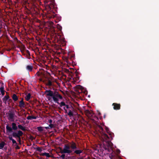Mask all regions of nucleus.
<instances>
[{
  "instance_id": "f257e3e1",
  "label": "nucleus",
  "mask_w": 159,
  "mask_h": 159,
  "mask_svg": "<svg viewBox=\"0 0 159 159\" xmlns=\"http://www.w3.org/2000/svg\"><path fill=\"white\" fill-rule=\"evenodd\" d=\"M102 138L103 141H105L103 143L104 148L106 149H107L108 151L110 152L111 151H113V144L110 141L108 140V139L109 138L108 136L106 134H104L102 135Z\"/></svg>"
},
{
  "instance_id": "f03ea898",
  "label": "nucleus",
  "mask_w": 159,
  "mask_h": 159,
  "mask_svg": "<svg viewBox=\"0 0 159 159\" xmlns=\"http://www.w3.org/2000/svg\"><path fill=\"white\" fill-rule=\"evenodd\" d=\"M76 148L75 143H72L70 144H66L65 145L63 149L61 151V153H70Z\"/></svg>"
},
{
  "instance_id": "7ed1b4c3",
  "label": "nucleus",
  "mask_w": 159,
  "mask_h": 159,
  "mask_svg": "<svg viewBox=\"0 0 159 159\" xmlns=\"http://www.w3.org/2000/svg\"><path fill=\"white\" fill-rule=\"evenodd\" d=\"M62 97L57 93H55L52 97L53 101L56 102H58L59 100L62 99Z\"/></svg>"
},
{
  "instance_id": "20e7f679",
  "label": "nucleus",
  "mask_w": 159,
  "mask_h": 159,
  "mask_svg": "<svg viewBox=\"0 0 159 159\" xmlns=\"http://www.w3.org/2000/svg\"><path fill=\"white\" fill-rule=\"evenodd\" d=\"M46 94L48 97L49 100H50L51 99V97H53L54 95V93L51 90H47L46 91Z\"/></svg>"
},
{
  "instance_id": "39448f33",
  "label": "nucleus",
  "mask_w": 159,
  "mask_h": 159,
  "mask_svg": "<svg viewBox=\"0 0 159 159\" xmlns=\"http://www.w3.org/2000/svg\"><path fill=\"white\" fill-rule=\"evenodd\" d=\"M113 105L114 106V109L115 110H119L120 109V104L113 103Z\"/></svg>"
},
{
  "instance_id": "423d86ee",
  "label": "nucleus",
  "mask_w": 159,
  "mask_h": 159,
  "mask_svg": "<svg viewBox=\"0 0 159 159\" xmlns=\"http://www.w3.org/2000/svg\"><path fill=\"white\" fill-rule=\"evenodd\" d=\"M19 106L21 107H24L25 106V104L23 100H22L19 102Z\"/></svg>"
},
{
  "instance_id": "0eeeda50",
  "label": "nucleus",
  "mask_w": 159,
  "mask_h": 159,
  "mask_svg": "<svg viewBox=\"0 0 159 159\" xmlns=\"http://www.w3.org/2000/svg\"><path fill=\"white\" fill-rule=\"evenodd\" d=\"M6 129H7V131L9 132H10L12 130V128H11V127L9 126L8 125H7L6 126Z\"/></svg>"
},
{
  "instance_id": "6e6552de",
  "label": "nucleus",
  "mask_w": 159,
  "mask_h": 159,
  "mask_svg": "<svg viewBox=\"0 0 159 159\" xmlns=\"http://www.w3.org/2000/svg\"><path fill=\"white\" fill-rule=\"evenodd\" d=\"M12 99L14 101H16L18 100V97L16 94H14L12 96Z\"/></svg>"
},
{
  "instance_id": "1a4fd4ad",
  "label": "nucleus",
  "mask_w": 159,
  "mask_h": 159,
  "mask_svg": "<svg viewBox=\"0 0 159 159\" xmlns=\"http://www.w3.org/2000/svg\"><path fill=\"white\" fill-rule=\"evenodd\" d=\"M12 128L13 129L16 130L17 129V127L16 126V124L15 123H12Z\"/></svg>"
},
{
  "instance_id": "9d476101",
  "label": "nucleus",
  "mask_w": 159,
  "mask_h": 159,
  "mask_svg": "<svg viewBox=\"0 0 159 159\" xmlns=\"http://www.w3.org/2000/svg\"><path fill=\"white\" fill-rule=\"evenodd\" d=\"M27 119L28 120H31L32 119H36V117L32 116H29L27 117Z\"/></svg>"
},
{
  "instance_id": "9b49d317",
  "label": "nucleus",
  "mask_w": 159,
  "mask_h": 159,
  "mask_svg": "<svg viewBox=\"0 0 159 159\" xmlns=\"http://www.w3.org/2000/svg\"><path fill=\"white\" fill-rule=\"evenodd\" d=\"M30 93H29L26 96L25 98L26 100L27 101H28L30 99Z\"/></svg>"
},
{
  "instance_id": "f8f14e48",
  "label": "nucleus",
  "mask_w": 159,
  "mask_h": 159,
  "mask_svg": "<svg viewBox=\"0 0 159 159\" xmlns=\"http://www.w3.org/2000/svg\"><path fill=\"white\" fill-rule=\"evenodd\" d=\"M60 106L61 107H62L63 106H65L66 108H68V106L67 105H66L65 103L64 102H61V103Z\"/></svg>"
},
{
  "instance_id": "ddd939ff",
  "label": "nucleus",
  "mask_w": 159,
  "mask_h": 159,
  "mask_svg": "<svg viewBox=\"0 0 159 159\" xmlns=\"http://www.w3.org/2000/svg\"><path fill=\"white\" fill-rule=\"evenodd\" d=\"M14 116V115L12 114H10L9 115V118H10V119L11 121H13L14 120L13 118Z\"/></svg>"
},
{
  "instance_id": "4468645a",
  "label": "nucleus",
  "mask_w": 159,
  "mask_h": 159,
  "mask_svg": "<svg viewBox=\"0 0 159 159\" xmlns=\"http://www.w3.org/2000/svg\"><path fill=\"white\" fill-rule=\"evenodd\" d=\"M5 143L4 142H2L0 143V149H2L4 147Z\"/></svg>"
},
{
  "instance_id": "2eb2a0df",
  "label": "nucleus",
  "mask_w": 159,
  "mask_h": 159,
  "mask_svg": "<svg viewBox=\"0 0 159 159\" xmlns=\"http://www.w3.org/2000/svg\"><path fill=\"white\" fill-rule=\"evenodd\" d=\"M18 128L21 129L22 130H25V128L24 127H23L22 126L20 125H18Z\"/></svg>"
},
{
  "instance_id": "dca6fc26",
  "label": "nucleus",
  "mask_w": 159,
  "mask_h": 159,
  "mask_svg": "<svg viewBox=\"0 0 159 159\" xmlns=\"http://www.w3.org/2000/svg\"><path fill=\"white\" fill-rule=\"evenodd\" d=\"M27 69L29 71H31L32 69V67L31 66H28L26 67Z\"/></svg>"
},
{
  "instance_id": "f3484780",
  "label": "nucleus",
  "mask_w": 159,
  "mask_h": 159,
  "mask_svg": "<svg viewBox=\"0 0 159 159\" xmlns=\"http://www.w3.org/2000/svg\"><path fill=\"white\" fill-rule=\"evenodd\" d=\"M17 134L18 135V136L20 138V136H21L23 134L22 132L21 131H19L17 133Z\"/></svg>"
},
{
  "instance_id": "a211bd4d",
  "label": "nucleus",
  "mask_w": 159,
  "mask_h": 159,
  "mask_svg": "<svg viewBox=\"0 0 159 159\" xmlns=\"http://www.w3.org/2000/svg\"><path fill=\"white\" fill-rule=\"evenodd\" d=\"M43 155L45 156L48 157H50V156L49 155L48 153H44L43 154Z\"/></svg>"
},
{
  "instance_id": "6ab92c4d",
  "label": "nucleus",
  "mask_w": 159,
  "mask_h": 159,
  "mask_svg": "<svg viewBox=\"0 0 159 159\" xmlns=\"http://www.w3.org/2000/svg\"><path fill=\"white\" fill-rule=\"evenodd\" d=\"M9 97L7 95L5 96L3 98V100L6 102V101H7L9 98Z\"/></svg>"
},
{
  "instance_id": "aec40b11",
  "label": "nucleus",
  "mask_w": 159,
  "mask_h": 159,
  "mask_svg": "<svg viewBox=\"0 0 159 159\" xmlns=\"http://www.w3.org/2000/svg\"><path fill=\"white\" fill-rule=\"evenodd\" d=\"M37 128L38 130L39 131H42L43 130V127H38Z\"/></svg>"
},
{
  "instance_id": "412c9836",
  "label": "nucleus",
  "mask_w": 159,
  "mask_h": 159,
  "mask_svg": "<svg viewBox=\"0 0 159 159\" xmlns=\"http://www.w3.org/2000/svg\"><path fill=\"white\" fill-rule=\"evenodd\" d=\"M75 152L77 154H79L82 152V151L81 150H77L75 151Z\"/></svg>"
},
{
  "instance_id": "4be33fe9",
  "label": "nucleus",
  "mask_w": 159,
  "mask_h": 159,
  "mask_svg": "<svg viewBox=\"0 0 159 159\" xmlns=\"http://www.w3.org/2000/svg\"><path fill=\"white\" fill-rule=\"evenodd\" d=\"M13 136L14 137H19L17 133H14L12 134Z\"/></svg>"
},
{
  "instance_id": "5701e85b",
  "label": "nucleus",
  "mask_w": 159,
  "mask_h": 159,
  "mask_svg": "<svg viewBox=\"0 0 159 159\" xmlns=\"http://www.w3.org/2000/svg\"><path fill=\"white\" fill-rule=\"evenodd\" d=\"M68 115L69 116H71L73 115V113L71 111H69Z\"/></svg>"
},
{
  "instance_id": "b1692460",
  "label": "nucleus",
  "mask_w": 159,
  "mask_h": 159,
  "mask_svg": "<svg viewBox=\"0 0 159 159\" xmlns=\"http://www.w3.org/2000/svg\"><path fill=\"white\" fill-rule=\"evenodd\" d=\"M0 90L2 93L3 94H4V92L3 91V89L2 88H0Z\"/></svg>"
},
{
  "instance_id": "393cba45",
  "label": "nucleus",
  "mask_w": 159,
  "mask_h": 159,
  "mask_svg": "<svg viewBox=\"0 0 159 159\" xmlns=\"http://www.w3.org/2000/svg\"><path fill=\"white\" fill-rule=\"evenodd\" d=\"M47 84L48 85H52V82L51 81H49L48 83H47Z\"/></svg>"
},
{
  "instance_id": "a878e982",
  "label": "nucleus",
  "mask_w": 159,
  "mask_h": 159,
  "mask_svg": "<svg viewBox=\"0 0 159 159\" xmlns=\"http://www.w3.org/2000/svg\"><path fill=\"white\" fill-rule=\"evenodd\" d=\"M12 142L13 143V144H14V143H16V141L14 140V139H13L12 140Z\"/></svg>"
},
{
  "instance_id": "bb28decb",
  "label": "nucleus",
  "mask_w": 159,
  "mask_h": 159,
  "mask_svg": "<svg viewBox=\"0 0 159 159\" xmlns=\"http://www.w3.org/2000/svg\"><path fill=\"white\" fill-rule=\"evenodd\" d=\"M61 157L63 159H64L65 158V155L64 154H62V155H61Z\"/></svg>"
},
{
  "instance_id": "cd10ccee",
  "label": "nucleus",
  "mask_w": 159,
  "mask_h": 159,
  "mask_svg": "<svg viewBox=\"0 0 159 159\" xmlns=\"http://www.w3.org/2000/svg\"><path fill=\"white\" fill-rule=\"evenodd\" d=\"M8 138L9 139L11 140H12L13 139L12 137L10 136L8 137Z\"/></svg>"
},
{
  "instance_id": "c85d7f7f",
  "label": "nucleus",
  "mask_w": 159,
  "mask_h": 159,
  "mask_svg": "<svg viewBox=\"0 0 159 159\" xmlns=\"http://www.w3.org/2000/svg\"><path fill=\"white\" fill-rule=\"evenodd\" d=\"M49 126L51 128H52L53 126V125L52 124H50L49 125Z\"/></svg>"
},
{
  "instance_id": "c756f323",
  "label": "nucleus",
  "mask_w": 159,
  "mask_h": 159,
  "mask_svg": "<svg viewBox=\"0 0 159 159\" xmlns=\"http://www.w3.org/2000/svg\"><path fill=\"white\" fill-rule=\"evenodd\" d=\"M48 121L50 123H51L52 122V120H51L50 119L48 120Z\"/></svg>"
},
{
  "instance_id": "7c9ffc66",
  "label": "nucleus",
  "mask_w": 159,
  "mask_h": 159,
  "mask_svg": "<svg viewBox=\"0 0 159 159\" xmlns=\"http://www.w3.org/2000/svg\"><path fill=\"white\" fill-rule=\"evenodd\" d=\"M48 127H45V128H46V129H48Z\"/></svg>"
}]
</instances>
